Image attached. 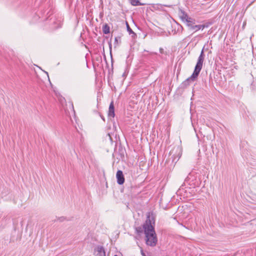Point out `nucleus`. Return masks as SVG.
<instances>
[{
	"label": "nucleus",
	"instance_id": "obj_1",
	"mask_svg": "<svg viewBox=\"0 0 256 256\" xmlns=\"http://www.w3.org/2000/svg\"><path fill=\"white\" fill-rule=\"evenodd\" d=\"M144 234H146V240L147 245L154 246L156 245L158 240L154 228L152 224L150 219L147 220L144 224Z\"/></svg>",
	"mask_w": 256,
	"mask_h": 256
},
{
	"label": "nucleus",
	"instance_id": "obj_2",
	"mask_svg": "<svg viewBox=\"0 0 256 256\" xmlns=\"http://www.w3.org/2000/svg\"><path fill=\"white\" fill-rule=\"evenodd\" d=\"M204 59V50H202L201 52L200 56L198 58V60L192 74L190 78L186 79V82H194L196 79L200 71L202 68Z\"/></svg>",
	"mask_w": 256,
	"mask_h": 256
},
{
	"label": "nucleus",
	"instance_id": "obj_3",
	"mask_svg": "<svg viewBox=\"0 0 256 256\" xmlns=\"http://www.w3.org/2000/svg\"><path fill=\"white\" fill-rule=\"evenodd\" d=\"M94 256H108L106 254V250L103 246L98 245L94 249Z\"/></svg>",
	"mask_w": 256,
	"mask_h": 256
},
{
	"label": "nucleus",
	"instance_id": "obj_4",
	"mask_svg": "<svg viewBox=\"0 0 256 256\" xmlns=\"http://www.w3.org/2000/svg\"><path fill=\"white\" fill-rule=\"evenodd\" d=\"M179 16L180 18L184 22H186L188 24L192 23V18L188 17V14L185 13L184 11L180 10L179 12Z\"/></svg>",
	"mask_w": 256,
	"mask_h": 256
},
{
	"label": "nucleus",
	"instance_id": "obj_5",
	"mask_svg": "<svg viewBox=\"0 0 256 256\" xmlns=\"http://www.w3.org/2000/svg\"><path fill=\"white\" fill-rule=\"evenodd\" d=\"M116 177L117 182L119 184H122L124 183V178L122 171L118 170L116 172Z\"/></svg>",
	"mask_w": 256,
	"mask_h": 256
},
{
	"label": "nucleus",
	"instance_id": "obj_6",
	"mask_svg": "<svg viewBox=\"0 0 256 256\" xmlns=\"http://www.w3.org/2000/svg\"><path fill=\"white\" fill-rule=\"evenodd\" d=\"M48 20L50 24H54V26H52V28H55L59 27L61 28L62 26V24H60V23L58 24V21H56V18L53 17L50 18Z\"/></svg>",
	"mask_w": 256,
	"mask_h": 256
},
{
	"label": "nucleus",
	"instance_id": "obj_7",
	"mask_svg": "<svg viewBox=\"0 0 256 256\" xmlns=\"http://www.w3.org/2000/svg\"><path fill=\"white\" fill-rule=\"evenodd\" d=\"M114 103L112 102L110 105L108 116L110 117L114 118Z\"/></svg>",
	"mask_w": 256,
	"mask_h": 256
},
{
	"label": "nucleus",
	"instance_id": "obj_8",
	"mask_svg": "<svg viewBox=\"0 0 256 256\" xmlns=\"http://www.w3.org/2000/svg\"><path fill=\"white\" fill-rule=\"evenodd\" d=\"M190 23H189L188 24V26L192 30H195L196 31H197L200 29H204V25H195L192 26L190 24Z\"/></svg>",
	"mask_w": 256,
	"mask_h": 256
},
{
	"label": "nucleus",
	"instance_id": "obj_9",
	"mask_svg": "<svg viewBox=\"0 0 256 256\" xmlns=\"http://www.w3.org/2000/svg\"><path fill=\"white\" fill-rule=\"evenodd\" d=\"M53 5L49 4H48V10H44V13L46 12V14L48 16V17H50L53 13Z\"/></svg>",
	"mask_w": 256,
	"mask_h": 256
},
{
	"label": "nucleus",
	"instance_id": "obj_10",
	"mask_svg": "<svg viewBox=\"0 0 256 256\" xmlns=\"http://www.w3.org/2000/svg\"><path fill=\"white\" fill-rule=\"evenodd\" d=\"M103 32L108 34L110 32V27L107 24H105L102 27Z\"/></svg>",
	"mask_w": 256,
	"mask_h": 256
},
{
	"label": "nucleus",
	"instance_id": "obj_11",
	"mask_svg": "<svg viewBox=\"0 0 256 256\" xmlns=\"http://www.w3.org/2000/svg\"><path fill=\"white\" fill-rule=\"evenodd\" d=\"M121 39L120 37L117 36L116 37L114 38V48H116L120 43Z\"/></svg>",
	"mask_w": 256,
	"mask_h": 256
},
{
	"label": "nucleus",
	"instance_id": "obj_12",
	"mask_svg": "<svg viewBox=\"0 0 256 256\" xmlns=\"http://www.w3.org/2000/svg\"><path fill=\"white\" fill-rule=\"evenodd\" d=\"M130 3L133 6H142V4L138 0H131Z\"/></svg>",
	"mask_w": 256,
	"mask_h": 256
},
{
	"label": "nucleus",
	"instance_id": "obj_13",
	"mask_svg": "<svg viewBox=\"0 0 256 256\" xmlns=\"http://www.w3.org/2000/svg\"><path fill=\"white\" fill-rule=\"evenodd\" d=\"M56 97L57 98H58L62 106L63 105V103H62V96H58L56 93Z\"/></svg>",
	"mask_w": 256,
	"mask_h": 256
},
{
	"label": "nucleus",
	"instance_id": "obj_14",
	"mask_svg": "<svg viewBox=\"0 0 256 256\" xmlns=\"http://www.w3.org/2000/svg\"><path fill=\"white\" fill-rule=\"evenodd\" d=\"M140 252L142 256H150V255L146 256L142 249L140 250Z\"/></svg>",
	"mask_w": 256,
	"mask_h": 256
},
{
	"label": "nucleus",
	"instance_id": "obj_15",
	"mask_svg": "<svg viewBox=\"0 0 256 256\" xmlns=\"http://www.w3.org/2000/svg\"><path fill=\"white\" fill-rule=\"evenodd\" d=\"M127 28H128V30L130 32H132V30L130 28L129 26L127 24Z\"/></svg>",
	"mask_w": 256,
	"mask_h": 256
},
{
	"label": "nucleus",
	"instance_id": "obj_16",
	"mask_svg": "<svg viewBox=\"0 0 256 256\" xmlns=\"http://www.w3.org/2000/svg\"><path fill=\"white\" fill-rule=\"evenodd\" d=\"M110 46V48H111V46H112V44H110V46Z\"/></svg>",
	"mask_w": 256,
	"mask_h": 256
},
{
	"label": "nucleus",
	"instance_id": "obj_17",
	"mask_svg": "<svg viewBox=\"0 0 256 256\" xmlns=\"http://www.w3.org/2000/svg\"><path fill=\"white\" fill-rule=\"evenodd\" d=\"M117 256V255H115V256Z\"/></svg>",
	"mask_w": 256,
	"mask_h": 256
}]
</instances>
